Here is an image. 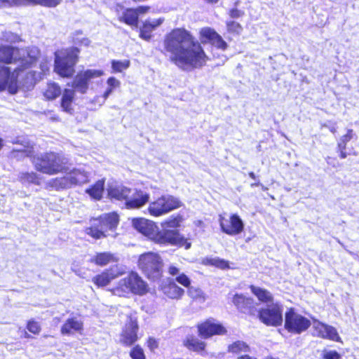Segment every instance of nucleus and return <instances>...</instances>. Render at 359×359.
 Instances as JSON below:
<instances>
[{
	"label": "nucleus",
	"instance_id": "nucleus-35",
	"mask_svg": "<svg viewBox=\"0 0 359 359\" xmlns=\"http://www.w3.org/2000/svg\"><path fill=\"white\" fill-rule=\"evenodd\" d=\"M107 88L103 93V102L108 98V97L112 93V92L120 87L121 82L115 77L111 76L107 81Z\"/></svg>",
	"mask_w": 359,
	"mask_h": 359
},
{
	"label": "nucleus",
	"instance_id": "nucleus-59",
	"mask_svg": "<svg viewBox=\"0 0 359 359\" xmlns=\"http://www.w3.org/2000/svg\"><path fill=\"white\" fill-rule=\"evenodd\" d=\"M338 151L340 153L341 158H345L347 156V153L346 152V149H338Z\"/></svg>",
	"mask_w": 359,
	"mask_h": 359
},
{
	"label": "nucleus",
	"instance_id": "nucleus-14",
	"mask_svg": "<svg viewBox=\"0 0 359 359\" xmlns=\"http://www.w3.org/2000/svg\"><path fill=\"white\" fill-rule=\"evenodd\" d=\"M24 70L20 69L16 67L13 72L8 67H0V91H3L6 88L11 94H15L18 92V77L20 72Z\"/></svg>",
	"mask_w": 359,
	"mask_h": 359
},
{
	"label": "nucleus",
	"instance_id": "nucleus-52",
	"mask_svg": "<svg viewBox=\"0 0 359 359\" xmlns=\"http://www.w3.org/2000/svg\"><path fill=\"white\" fill-rule=\"evenodd\" d=\"M163 21V19L158 18V19H148L145 20L144 23L146 25H149V27H151L154 30L160 26Z\"/></svg>",
	"mask_w": 359,
	"mask_h": 359
},
{
	"label": "nucleus",
	"instance_id": "nucleus-56",
	"mask_svg": "<svg viewBox=\"0 0 359 359\" xmlns=\"http://www.w3.org/2000/svg\"><path fill=\"white\" fill-rule=\"evenodd\" d=\"M149 346L151 350L156 348L158 346L157 342L154 339H149Z\"/></svg>",
	"mask_w": 359,
	"mask_h": 359
},
{
	"label": "nucleus",
	"instance_id": "nucleus-7",
	"mask_svg": "<svg viewBox=\"0 0 359 359\" xmlns=\"http://www.w3.org/2000/svg\"><path fill=\"white\" fill-rule=\"evenodd\" d=\"M90 174L83 168H74L63 177H56L50 180L47 186L55 190L69 189L74 185L87 183Z\"/></svg>",
	"mask_w": 359,
	"mask_h": 359
},
{
	"label": "nucleus",
	"instance_id": "nucleus-13",
	"mask_svg": "<svg viewBox=\"0 0 359 359\" xmlns=\"http://www.w3.org/2000/svg\"><path fill=\"white\" fill-rule=\"evenodd\" d=\"M103 74L104 72L102 70L87 69L78 73L72 83H68V86L72 88L74 93L76 91L81 94H85L88 89V86L91 80L100 77Z\"/></svg>",
	"mask_w": 359,
	"mask_h": 359
},
{
	"label": "nucleus",
	"instance_id": "nucleus-15",
	"mask_svg": "<svg viewBox=\"0 0 359 359\" xmlns=\"http://www.w3.org/2000/svg\"><path fill=\"white\" fill-rule=\"evenodd\" d=\"M219 224L222 231L228 235L234 236L243 231L244 224L238 215H232L229 219L220 217Z\"/></svg>",
	"mask_w": 359,
	"mask_h": 359
},
{
	"label": "nucleus",
	"instance_id": "nucleus-2",
	"mask_svg": "<svg viewBox=\"0 0 359 359\" xmlns=\"http://www.w3.org/2000/svg\"><path fill=\"white\" fill-rule=\"evenodd\" d=\"M39 55L40 51L35 46L21 49L9 46H0V62L15 64L22 70L32 67Z\"/></svg>",
	"mask_w": 359,
	"mask_h": 359
},
{
	"label": "nucleus",
	"instance_id": "nucleus-42",
	"mask_svg": "<svg viewBox=\"0 0 359 359\" xmlns=\"http://www.w3.org/2000/svg\"><path fill=\"white\" fill-rule=\"evenodd\" d=\"M41 79L39 74L29 71L26 73V81L23 83L27 88L34 86L36 81Z\"/></svg>",
	"mask_w": 359,
	"mask_h": 359
},
{
	"label": "nucleus",
	"instance_id": "nucleus-43",
	"mask_svg": "<svg viewBox=\"0 0 359 359\" xmlns=\"http://www.w3.org/2000/svg\"><path fill=\"white\" fill-rule=\"evenodd\" d=\"M82 35V32L81 30H77L74 33L73 36V41L75 44L79 46H88L90 41L88 38L80 37Z\"/></svg>",
	"mask_w": 359,
	"mask_h": 359
},
{
	"label": "nucleus",
	"instance_id": "nucleus-5",
	"mask_svg": "<svg viewBox=\"0 0 359 359\" xmlns=\"http://www.w3.org/2000/svg\"><path fill=\"white\" fill-rule=\"evenodd\" d=\"M112 292L119 297L130 294L143 295L148 292V285L137 273L131 272L118 282Z\"/></svg>",
	"mask_w": 359,
	"mask_h": 359
},
{
	"label": "nucleus",
	"instance_id": "nucleus-17",
	"mask_svg": "<svg viewBox=\"0 0 359 359\" xmlns=\"http://www.w3.org/2000/svg\"><path fill=\"white\" fill-rule=\"evenodd\" d=\"M199 334L203 338H208L214 334H224L226 330L221 324L212 320H207L198 326Z\"/></svg>",
	"mask_w": 359,
	"mask_h": 359
},
{
	"label": "nucleus",
	"instance_id": "nucleus-38",
	"mask_svg": "<svg viewBox=\"0 0 359 359\" xmlns=\"http://www.w3.org/2000/svg\"><path fill=\"white\" fill-rule=\"evenodd\" d=\"M112 261H114V256L109 252L98 253L92 259V262H94L96 264L100 266L107 265Z\"/></svg>",
	"mask_w": 359,
	"mask_h": 359
},
{
	"label": "nucleus",
	"instance_id": "nucleus-23",
	"mask_svg": "<svg viewBox=\"0 0 359 359\" xmlns=\"http://www.w3.org/2000/svg\"><path fill=\"white\" fill-rule=\"evenodd\" d=\"M131 192L132 189L116 183L109 184L107 188L109 196L118 201L126 200V201Z\"/></svg>",
	"mask_w": 359,
	"mask_h": 359
},
{
	"label": "nucleus",
	"instance_id": "nucleus-49",
	"mask_svg": "<svg viewBox=\"0 0 359 359\" xmlns=\"http://www.w3.org/2000/svg\"><path fill=\"white\" fill-rule=\"evenodd\" d=\"M130 356L133 359H145L143 350L139 346L133 348L130 351Z\"/></svg>",
	"mask_w": 359,
	"mask_h": 359
},
{
	"label": "nucleus",
	"instance_id": "nucleus-63",
	"mask_svg": "<svg viewBox=\"0 0 359 359\" xmlns=\"http://www.w3.org/2000/svg\"><path fill=\"white\" fill-rule=\"evenodd\" d=\"M262 187L263 190H266L267 189V188L264 187L263 185H262Z\"/></svg>",
	"mask_w": 359,
	"mask_h": 359
},
{
	"label": "nucleus",
	"instance_id": "nucleus-39",
	"mask_svg": "<svg viewBox=\"0 0 359 359\" xmlns=\"http://www.w3.org/2000/svg\"><path fill=\"white\" fill-rule=\"evenodd\" d=\"M188 294L194 299L200 302H204L205 300V295L203 292L199 288L194 286L188 287Z\"/></svg>",
	"mask_w": 359,
	"mask_h": 359
},
{
	"label": "nucleus",
	"instance_id": "nucleus-19",
	"mask_svg": "<svg viewBox=\"0 0 359 359\" xmlns=\"http://www.w3.org/2000/svg\"><path fill=\"white\" fill-rule=\"evenodd\" d=\"M200 34L202 41H208L214 46L222 50L226 49L227 43L214 29L205 27L201 30Z\"/></svg>",
	"mask_w": 359,
	"mask_h": 359
},
{
	"label": "nucleus",
	"instance_id": "nucleus-51",
	"mask_svg": "<svg viewBox=\"0 0 359 359\" xmlns=\"http://www.w3.org/2000/svg\"><path fill=\"white\" fill-rule=\"evenodd\" d=\"M175 280L184 287H189L190 285L189 278L184 273H180Z\"/></svg>",
	"mask_w": 359,
	"mask_h": 359
},
{
	"label": "nucleus",
	"instance_id": "nucleus-6",
	"mask_svg": "<svg viewBox=\"0 0 359 359\" xmlns=\"http://www.w3.org/2000/svg\"><path fill=\"white\" fill-rule=\"evenodd\" d=\"M79 50L70 48L55 53V72L62 77H71L75 72Z\"/></svg>",
	"mask_w": 359,
	"mask_h": 359
},
{
	"label": "nucleus",
	"instance_id": "nucleus-3",
	"mask_svg": "<svg viewBox=\"0 0 359 359\" xmlns=\"http://www.w3.org/2000/svg\"><path fill=\"white\" fill-rule=\"evenodd\" d=\"M32 163L37 171L48 175H54L66 171L67 159L58 153L45 152L34 154Z\"/></svg>",
	"mask_w": 359,
	"mask_h": 359
},
{
	"label": "nucleus",
	"instance_id": "nucleus-48",
	"mask_svg": "<svg viewBox=\"0 0 359 359\" xmlns=\"http://www.w3.org/2000/svg\"><path fill=\"white\" fill-rule=\"evenodd\" d=\"M227 29L229 32L240 34L243 29L241 25L235 21H229L226 22Z\"/></svg>",
	"mask_w": 359,
	"mask_h": 359
},
{
	"label": "nucleus",
	"instance_id": "nucleus-33",
	"mask_svg": "<svg viewBox=\"0 0 359 359\" xmlns=\"http://www.w3.org/2000/svg\"><path fill=\"white\" fill-rule=\"evenodd\" d=\"M61 94V88L56 83H49L43 92L44 97L48 100H54Z\"/></svg>",
	"mask_w": 359,
	"mask_h": 359
},
{
	"label": "nucleus",
	"instance_id": "nucleus-30",
	"mask_svg": "<svg viewBox=\"0 0 359 359\" xmlns=\"http://www.w3.org/2000/svg\"><path fill=\"white\" fill-rule=\"evenodd\" d=\"M250 289L259 301L266 304L273 303V296L268 290L254 285H251Z\"/></svg>",
	"mask_w": 359,
	"mask_h": 359
},
{
	"label": "nucleus",
	"instance_id": "nucleus-61",
	"mask_svg": "<svg viewBox=\"0 0 359 359\" xmlns=\"http://www.w3.org/2000/svg\"><path fill=\"white\" fill-rule=\"evenodd\" d=\"M259 185H262V184H260V182H254V183H252V184H251V187H258V186H259Z\"/></svg>",
	"mask_w": 359,
	"mask_h": 359
},
{
	"label": "nucleus",
	"instance_id": "nucleus-18",
	"mask_svg": "<svg viewBox=\"0 0 359 359\" xmlns=\"http://www.w3.org/2000/svg\"><path fill=\"white\" fill-rule=\"evenodd\" d=\"M137 330L138 325L136 318L130 316L121 334V341L122 343L128 346L133 344L137 339Z\"/></svg>",
	"mask_w": 359,
	"mask_h": 359
},
{
	"label": "nucleus",
	"instance_id": "nucleus-27",
	"mask_svg": "<svg viewBox=\"0 0 359 359\" xmlns=\"http://www.w3.org/2000/svg\"><path fill=\"white\" fill-rule=\"evenodd\" d=\"M83 328L82 322L77 318H71L66 320L61 328L62 334H72L76 332H79Z\"/></svg>",
	"mask_w": 359,
	"mask_h": 359
},
{
	"label": "nucleus",
	"instance_id": "nucleus-62",
	"mask_svg": "<svg viewBox=\"0 0 359 359\" xmlns=\"http://www.w3.org/2000/svg\"><path fill=\"white\" fill-rule=\"evenodd\" d=\"M2 147V140L0 139V148Z\"/></svg>",
	"mask_w": 359,
	"mask_h": 359
},
{
	"label": "nucleus",
	"instance_id": "nucleus-46",
	"mask_svg": "<svg viewBox=\"0 0 359 359\" xmlns=\"http://www.w3.org/2000/svg\"><path fill=\"white\" fill-rule=\"evenodd\" d=\"M154 29L149 27V25H146L144 22L142 27L140 28V36L146 41H149L151 37V32Z\"/></svg>",
	"mask_w": 359,
	"mask_h": 359
},
{
	"label": "nucleus",
	"instance_id": "nucleus-12",
	"mask_svg": "<svg viewBox=\"0 0 359 359\" xmlns=\"http://www.w3.org/2000/svg\"><path fill=\"white\" fill-rule=\"evenodd\" d=\"M259 320L269 326H279L283 323V306L278 303H272L259 311Z\"/></svg>",
	"mask_w": 359,
	"mask_h": 359
},
{
	"label": "nucleus",
	"instance_id": "nucleus-16",
	"mask_svg": "<svg viewBox=\"0 0 359 359\" xmlns=\"http://www.w3.org/2000/svg\"><path fill=\"white\" fill-rule=\"evenodd\" d=\"M133 224L136 230L154 241L158 227L154 222L144 218H139L133 219Z\"/></svg>",
	"mask_w": 359,
	"mask_h": 359
},
{
	"label": "nucleus",
	"instance_id": "nucleus-54",
	"mask_svg": "<svg viewBox=\"0 0 359 359\" xmlns=\"http://www.w3.org/2000/svg\"><path fill=\"white\" fill-rule=\"evenodd\" d=\"M244 15V12L237 8H232L229 11V15L232 18H238Z\"/></svg>",
	"mask_w": 359,
	"mask_h": 359
},
{
	"label": "nucleus",
	"instance_id": "nucleus-58",
	"mask_svg": "<svg viewBox=\"0 0 359 359\" xmlns=\"http://www.w3.org/2000/svg\"><path fill=\"white\" fill-rule=\"evenodd\" d=\"M323 127L327 128L330 130V131L331 133H332L333 134H334L337 132V128H336V127L334 126H330L327 124L325 123V124L323 125Z\"/></svg>",
	"mask_w": 359,
	"mask_h": 359
},
{
	"label": "nucleus",
	"instance_id": "nucleus-10",
	"mask_svg": "<svg viewBox=\"0 0 359 359\" xmlns=\"http://www.w3.org/2000/svg\"><path fill=\"white\" fill-rule=\"evenodd\" d=\"M154 242L159 244H170L189 249L191 243L181 235L177 229L162 228L158 230Z\"/></svg>",
	"mask_w": 359,
	"mask_h": 359
},
{
	"label": "nucleus",
	"instance_id": "nucleus-45",
	"mask_svg": "<svg viewBox=\"0 0 359 359\" xmlns=\"http://www.w3.org/2000/svg\"><path fill=\"white\" fill-rule=\"evenodd\" d=\"M30 4V0H0V8Z\"/></svg>",
	"mask_w": 359,
	"mask_h": 359
},
{
	"label": "nucleus",
	"instance_id": "nucleus-41",
	"mask_svg": "<svg viewBox=\"0 0 359 359\" xmlns=\"http://www.w3.org/2000/svg\"><path fill=\"white\" fill-rule=\"evenodd\" d=\"M354 133L352 129H348L346 135L341 136L337 143V149H346V144L353 137Z\"/></svg>",
	"mask_w": 359,
	"mask_h": 359
},
{
	"label": "nucleus",
	"instance_id": "nucleus-37",
	"mask_svg": "<svg viewBox=\"0 0 359 359\" xmlns=\"http://www.w3.org/2000/svg\"><path fill=\"white\" fill-rule=\"evenodd\" d=\"M182 222V217L180 215L171 217L161 222V226L164 229H177Z\"/></svg>",
	"mask_w": 359,
	"mask_h": 359
},
{
	"label": "nucleus",
	"instance_id": "nucleus-4",
	"mask_svg": "<svg viewBox=\"0 0 359 359\" xmlns=\"http://www.w3.org/2000/svg\"><path fill=\"white\" fill-rule=\"evenodd\" d=\"M118 222L119 217L116 212L103 214L90 220V226L86 228V232L95 239H100L109 236V231H113Z\"/></svg>",
	"mask_w": 359,
	"mask_h": 359
},
{
	"label": "nucleus",
	"instance_id": "nucleus-50",
	"mask_svg": "<svg viewBox=\"0 0 359 359\" xmlns=\"http://www.w3.org/2000/svg\"><path fill=\"white\" fill-rule=\"evenodd\" d=\"M27 329L33 334H39L41 331V327L39 323L34 320H30L28 322Z\"/></svg>",
	"mask_w": 359,
	"mask_h": 359
},
{
	"label": "nucleus",
	"instance_id": "nucleus-1",
	"mask_svg": "<svg viewBox=\"0 0 359 359\" xmlns=\"http://www.w3.org/2000/svg\"><path fill=\"white\" fill-rule=\"evenodd\" d=\"M163 48L170 61L184 71L201 68L208 59L201 44L184 29H175L166 34Z\"/></svg>",
	"mask_w": 359,
	"mask_h": 359
},
{
	"label": "nucleus",
	"instance_id": "nucleus-31",
	"mask_svg": "<svg viewBox=\"0 0 359 359\" xmlns=\"http://www.w3.org/2000/svg\"><path fill=\"white\" fill-rule=\"evenodd\" d=\"M104 180H100L91 187L87 189L86 192L95 200H100L104 192Z\"/></svg>",
	"mask_w": 359,
	"mask_h": 359
},
{
	"label": "nucleus",
	"instance_id": "nucleus-21",
	"mask_svg": "<svg viewBox=\"0 0 359 359\" xmlns=\"http://www.w3.org/2000/svg\"><path fill=\"white\" fill-rule=\"evenodd\" d=\"M149 199V194L137 190H132L131 194L126 201V206L128 209L140 208L145 205Z\"/></svg>",
	"mask_w": 359,
	"mask_h": 359
},
{
	"label": "nucleus",
	"instance_id": "nucleus-9",
	"mask_svg": "<svg viewBox=\"0 0 359 359\" xmlns=\"http://www.w3.org/2000/svg\"><path fill=\"white\" fill-rule=\"evenodd\" d=\"M182 203L172 195H163L149 203L148 212L154 217H161L180 208Z\"/></svg>",
	"mask_w": 359,
	"mask_h": 359
},
{
	"label": "nucleus",
	"instance_id": "nucleus-60",
	"mask_svg": "<svg viewBox=\"0 0 359 359\" xmlns=\"http://www.w3.org/2000/svg\"><path fill=\"white\" fill-rule=\"evenodd\" d=\"M249 176H250L252 179H253V180H255V179H256V176H255V173H254L253 172H250L249 173Z\"/></svg>",
	"mask_w": 359,
	"mask_h": 359
},
{
	"label": "nucleus",
	"instance_id": "nucleus-53",
	"mask_svg": "<svg viewBox=\"0 0 359 359\" xmlns=\"http://www.w3.org/2000/svg\"><path fill=\"white\" fill-rule=\"evenodd\" d=\"M211 264L220 269H226L229 267L227 262L219 258L212 259L211 260Z\"/></svg>",
	"mask_w": 359,
	"mask_h": 359
},
{
	"label": "nucleus",
	"instance_id": "nucleus-25",
	"mask_svg": "<svg viewBox=\"0 0 359 359\" xmlns=\"http://www.w3.org/2000/svg\"><path fill=\"white\" fill-rule=\"evenodd\" d=\"M118 273L114 269H110L104 271L101 274L94 276L92 281L98 287H104L107 285L112 280L116 278Z\"/></svg>",
	"mask_w": 359,
	"mask_h": 359
},
{
	"label": "nucleus",
	"instance_id": "nucleus-57",
	"mask_svg": "<svg viewBox=\"0 0 359 359\" xmlns=\"http://www.w3.org/2000/svg\"><path fill=\"white\" fill-rule=\"evenodd\" d=\"M41 69L43 74L46 73L49 70V67H48L46 63H41Z\"/></svg>",
	"mask_w": 359,
	"mask_h": 359
},
{
	"label": "nucleus",
	"instance_id": "nucleus-11",
	"mask_svg": "<svg viewBox=\"0 0 359 359\" xmlns=\"http://www.w3.org/2000/svg\"><path fill=\"white\" fill-rule=\"evenodd\" d=\"M311 326V322L304 316L297 313L293 309H290L285 313V327L294 334H300Z\"/></svg>",
	"mask_w": 359,
	"mask_h": 359
},
{
	"label": "nucleus",
	"instance_id": "nucleus-8",
	"mask_svg": "<svg viewBox=\"0 0 359 359\" xmlns=\"http://www.w3.org/2000/svg\"><path fill=\"white\" fill-rule=\"evenodd\" d=\"M138 265L148 278L155 280L162 275V259L160 256L154 252H147L140 255Z\"/></svg>",
	"mask_w": 359,
	"mask_h": 359
},
{
	"label": "nucleus",
	"instance_id": "nucleus-40",
	"mask_svg": "<svg viewBox=\"0 0 359 359\" xmlns=\"http://www.w3.org/2000/svg\"><path fill=\"white\" fill-rule=\"evenodd\" d=\"M130 61L128 60H115L111 61V68L113 72H121L124 69H127L130 67Z\"/></svg>",
	"mask_w": 359,
	"mask_h": 359
},
{
	"label": "nucleus",
	"instance_id": "nucleus-20",
	"mask_svg": "<svg viewBox=\"0 0 359 359\" xmlns=\"http://www.w3.org/2000/svg\"><path fill=\"white\" fill-rule=\"evenodd\" d=\"M313 328L319 337L335 341H340V337L337 330L332 326L323 323L318 320H315L313 323Z\"/></svg>",
	"mask_w": 359,
	"mask_h": 359
},
{
	"label": "nucleus",
	"instance_id": "nucleus-28",
	"mask_svg": "<svg viewBox=\"0 0 359 359\" xmlns=\"http://www.w3.org/2000/svg\"><path fill=\"white\" fill-rule=\"evenodd\" d=\"M233 303L243 313H246L252 307L253 299L241 294H236L233 298Z\"/></svg>",
	"mask_w": 359,
	"mask_h": 359
},
{
	"label": "nucleus",
	"instance_id": "nucleus-29",
	"mask_svg": "<svg viewBox=\"0 0 359 359\" xmlns=\"http://www.w3.org/2000/svg\"><path fill=\"white\" fill-rule=\"evenodd\" d=\"M12 154L16 157H29L31 160L32 156L34 155L35 151L32 146H30L28 143L26 144H21L20 147L13 148Z\"/></svg>",
	"mask_w": 359,
	"mask_h": 359
},
{
	"label": "nucleus",
	"instance_id": "nucleus-34",
	"mask_svg": "<svg viewBox=\"0 0 359 359\" xmlns=\"http://www.w3.org/2000/svg\"><path fill=\"white\" fill-rule=\"evenodd\" d=\"M228 351L232 353L241 354L243 352H249L250 347L245 342L243 341H236L228 346Z\"/></svg>",
	"mask_w": 359,
	"mask_h": 359
},
{
	"label": "nucleus",
	"instance_id": "nucleus-32",
	"mask_svg": "<svg viewBox=\"0 0 359 359\" xmlns=\"http://www.w3.org/2000/svg\"><path fill=\"white\" fill-rule=\"evenodd\" d=\"M184 344L189 350L196 352L203 351L205 347V344L203 341L193 336L188 337L184 341Z\"/></svg>",
	"mask_w": 359,
	"mask_h": 359
},
{
	"label": "nucleus",
	"instance_id": "nucleus-26",
	"mask_svg": "<svg viewBox=\"0 0 359 359\" xmlns=\"http://www.w3.org/2000/svg\"><path fill=\"white\" fill-rule=\"evenodd\" d=\"M75 93L72 89L66 88L62 94L60 107L62 110L67 113L72 114L73 101L74 99Z\"/></svg>",
	"mask_w": 359,
	"mask_h": 359
},
{
	"label": "nucleus",
	"instance_id": "nucleus-22",
	"mask_svg": "<svg viewBox=\"0 0 359 359\" xmlns=\"http://www.w3.org/2000/svg\"><path fill=\"white\" fill-rule=\"evenodd\" d=\"M149 8L147 6H140L136 9H126L120 17V20L132 27H137L138 15L146 13Z\"/></svg>",
	"mask_w": 359,
	"mask_h": 359
},
{
	"label": "nucleus",
	"instance_id": "nucleus-44",
	"mask_svg": "<svg viewBox=\"0 0 359 359\" xmlns=\"http://www.w3.org/2000/svg\"><path fill=\"white\" fill-rule=\"evenodd\" d=\"M62 2V0H30V4H39L48 8L56 7Z\"/></svg>",
	"mask_w": 359,
	"mask_h": 359
},
{
	"label": "nucleus",
	"instance_id": "nucleus-36",
	"mask_svg": "<svg viewBox=\"0 0 359 359\" xmlns=\"http://www.w3.org/2000/svg\"><path fill=\"white\" fill-rule=\"evenodd\" d=\"M20 181L25 184V183H28V184H40V182H41V177H39V175L34 172H22L20 176Z\"/></svg>",
	"mask_w": 359,
	"mask_h": 359
},
{
	"label": "nucleus",
	"instance_id": "nucleus-24",
	"mask_svg": "<svg viewBox=\"0 0 359 359\" xmlns=\"http://www.w3.org/2000/svg\"><path fill=\"white\" fill-rule=\"evenodd\" d=\"M163 293L170 299H180L184 294V290L180 287L176 283L171 280H168L161 286Z\"/></svg>",
	"mask_w": 359,
	"mask_h": 359
},
{
	"label": "nucleus",
	"instance_id": "nucleus-47",
	"mask_svg": "<svg viewBox=\"0 0 359 359\" xmlns=\"http://www.w3.org/2000/svg\"><path fill=\"white\" fill-rule=\"evenodd\" d=\"M321 357L323 359H341L340 354L337 351L328 349L322 351Z\"/></svg>",
	"mask_w": 359,
	"mask_h": 359
},
{
	"label": "nucleus",
	"instance_id": "nucleus-55",
	"mask_svg": "<svg viewBox=\"0 0 359 359\" xmlns=\"http://www.w3.org/2000/svg\"><path fill=\"white\" fill-rule=\"evenodd\" d=\"M168 270L169 274L172 276L177 277L180 273V269L174 265L169 266Z\"/></svg>",
	"mask_w": 359,
	"mask_h": 359
}]
</instances>
